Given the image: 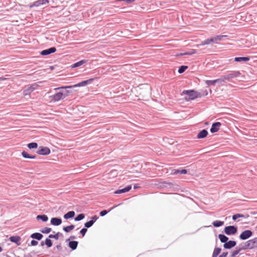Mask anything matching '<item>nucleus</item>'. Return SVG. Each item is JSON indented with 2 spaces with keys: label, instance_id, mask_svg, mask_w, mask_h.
<instances>
[{
  "label": "nucleus",
  "instance_id": "obj_1",
  "mask_svg": "<svg viewBox=\"0 0 257 257\" xmlns=\"http://www.w3.org/2000/svg\"><path fill=\"white\" fill-rule=\"evenodd\" d=\"M181 95H187V96L184 99L187 101L193 100L201 97V93L194 89L184 90L182 91Z\"/></svg>",
  "mask_w": 257,
  "mask_h": 257
},
{
  "label": "nucleus",
  "instance_id": "obj_2",
  "mask_svg": "<svg viewBox=\"0 0 257 257\" xmlns=\"http://www.w3.org/2000/svg\"><path fill=\"white\" fill-rule=\"evenodd\" d=\"M224 232L227 235H234L237 232V227L234 225L225 226L224 229Z\"/></svg>",
  "mask_w": 257,
  "mask_h": 257
},
{
  "label": "nucleus",
  "instance_id": "obj_3",
  "mask_svg": "<svg viewBox=\"0 0 257 257\" xmlns=\"http://www.w3.org/2000/svg\"><path fill=\"white\" fill-rule=\"evenodd\" d=\"M240 73L239 72V71H232L227 74L223 75L224 79H225V81L226 82L229 81L232 79L238 77L240 75Z\"/></svg>",
  "mask_w": 257,
  "mask_h": 257
},
{
  "label": "nucleus",
  "instance_id": "obj_4",
  "mask_svg": "<svg viewBox=\"0 0 257 257\" xmlns=\"http://www.w3.org/2000/svg\"><path fill=\"white\" fill-rule=\"evenodd\" d=\"M36 153L40 155L47 156L50 154L51 150L47 147L40 146Z\"/></svg>",
  "mask_w": 257,
  "mask_h": 257
},
{
  "label": "nucleus",
  "instance_id": "obj_5",
  "mask_svg": "<svg viewBox=\"0 0 257 257\" xmlns=\"http://www.w3.org/2000/svg\"><path fill=\"white\" fill-rule=\"evenodd\" d=\"M253 234V232L250 230H245L239 235V238L241 240H246L250 237Z\"/></svg>",
  "mask_w": 257,
  "mask_h": 257
},
{
  "label": "nucleus",
  "instance_id": "obj_6",
  "mask_svg": "<svg viewBox=\"0 0 257 257\" xmlns=\"http://www.w3.org/2000/svg\"><path fill=\"white\" fill-rule=\"evenodd\" d=\"M49 3V0H38L31 3L29 5V8H32L33 7H38L42 5L48 4Z\"/></svg>",
  "mask_w": 257,
  "mask_h": 257
},
{
  "label": "nucleus",
  "instance_id": "obj_7",
  "mask_svg": "<svg viewBox=\"0 0 257 257\" xmlns=\"http://www.w3.org/2000/svg\"><path fill=\"white\" fill-rule=\"evenodd\" d=\"M248 249H251L252 248L257 247V237L253 238V239L248 240L246 241Z\"/></svg>",
  "mask_w": 257,
  "mask_h": 257
},
{
  "label": "nucleus",
  "instance_id": "obj_8",
  "mask_svg": "<svg viewBox=\"0 0 257 257\" xmlns=\"http://www.w3.org/2000/svg\"><path fill=\"white\" fill-rule=\"evenodd\" d=\"M221 125V123L220 122L216 121L213 122L212 124L210 130V132L212 134L217 132L219 131V127Z\"/></svg>",
  "mask_w": 257,
  "mask_h": 257
},
{
  "label": "nucleus",
  "instance_id": "obj_9",
  "mask_svg": "<svg viewBox=\"0 0 257 257\" xmlns=\"http://www.w3.org/2000/svg\"><path fill=\"white\" fill-rule=\"evenodd\" d=\"M56 48L54 47L44 50L40 52L42 56H47L51 54L54 53L56 51Z\"/></svg>",
  "mask_w": 257,
  "mask_h": 257
},
{
  "label": "nucleus",
  "instance_id": "obj_10",
  "mask_svg": "<svg viewBox=\"0 0 257 257\" xmlns=\"http://www.w3.org/2000/svg\"><path fill=\"white\" fill-rule=\"evenodd\" d=\"M64 94H63L62 92H59L58 93H55V94L51 95L50 97L52 99L55 101H58L62 99H64L63 97Z\"/></svg>",
  "mask_w": 257,
  "mask_h": 257
},
{
  "label": "nucleus",
  "instance_id": "obj_11",
  "mask_svg": "<svg viewBox=\"0 0 257 257\" xmlns=\"http://www.w3.org/2000/svg\"><path fill=\"white\" fill-rule=\"evenodd\" d=\"M37 86V85L36 84H32L31 86L28 87L27 89H25L24 90V94L25 95H27L31 93L33 91H34L36 87Z\"/></svg>",
  "mask_w": 257,
  "mask_h": 257
},
{
  "label": "nucleus",
  "instance_id": "obj_12",
  "mask_svg": "<svg viewBox=\"0 0 257 257\" xmlns=\"http://www.w3.org/2000/svg\"><path fill=\"white\" fill-rule=\"evenodd\" d=\"M236 244V242L234 240L227 241L226 242L223 244V247L225 249H229L234 247Z\"/></svg>",
  "mask_w": 257,
  "mask_h": 257
},
{
  "label": "nucleus",
  "instance_id": "obj_13",
  "mask_svg": "<svg viewBox=\"0 0 257 257\" xmlns=\"http://www.w3.org/2000/svg\"><path fill=\"white\" fill-rule=\"evenodd\" d=\"M95 79V78H90V79L82 81L81 82H79L76 84H75L74 86L81 87V86L87 85L88 84L91 83L94 81V80Z\"/></svg>",
  "mask_w": 257,
  "mask_h": 257
},
{
  "label": "nucleus",
  "instance_id": "obj_14",
  "mask_svg": "<svg viewBox=\"0 0 257 257\" xmlns=\"http://www.w3.org/2000/svg\"><path fill=\"white\" fill-rule=\"evenodd\" d=\"M132 188L131 185H128L123 188L117 189L114 192V194H119L128 192Z\"/></svg>",
  "mask_w": 257,
  "mask_h": 257
},
{
  "label": "nucleus",
  "instance_id": "obj_15",
  "mask_svg": "<svg viewBox=\"0 0 257 257\" xmlns=\"http://www.w3.org/2000/svg\"><path fill=\"white\" fill-rule=\"evenodd\" d=\"M9 240L14 243H15L17 245H20L21 237L20 236H12L9 238Z\"/></svg>",
  "mask_w": 257,
  "mask_h": 257
},
{
  "label": "nucleus",
  "instance_id": "obj_16",
  "mask_svg": "<svg viewBox=\"0 0 257 257\" xmlns=\"http://www.w3.org/2000/svg\"><path fill=\"white\" fill-rule=\"evenodd\" d=\"M50 223L54 226H59L62 223V219L58 217H53L51 219Z\"/></svg>",
  "mask_w": 257,
  "mask_h": 257
},
{
  "label": "nucleus",
  "instance_id": "obj_17",
  "mask_svg": "<svg viewBox=\"0 0 257 257\" xmlns=\"http://www.w3.org/2000/svg\"><path fill=\"white\" fill-rule=\"evenodd\" d=\"M208 134V131L206 129L200 131L197 134V138L198 139H202L206 138Z\"/></svg>",
  "mask_w": 257,
  "mask_h": 257
},
{
  "label": "nucleus",
  "instance_id": "obj_18",
  "mask_svg": "<svg viewBox=\"0 0 257 257\" xmlns=\"http://www.w3.org/2000/svg\"><path fill=\"white\" fill-rule=\"evenodd\" d=\"M78 244V242L75 240L69 241V242H68V246L72 250H74L77 248Z\"/></svg>",
  "mask_w": 257,
  "mask_h": 257
},
{
  "label": "nucleus",
  "instance_id": "obj_19",
  "mask_svg": "<svg viewBox=\"0 0 257 257\" xmlns=\"http://www.w3.org/2000/svg\"><path fill=\"white\" fill-rule=\"evenodd\" d=\"M187 173V170L186 169H173L172 171L171 174L172 175H176L178 174H186Z\"/></svg>",
  "mask_w": 257,
  "mask_h": 257
},
{
  "label": "nucleus",
  "instance_id": "obj_20",
  "mask_svg": "<svg viewBox=\"0 0 257 257\" xmlns=\"http://www.w3.org/2000/svg\"><path fill=\"white\" fill-rule=\"evenodd\" d=\"M227 37L226 35H216L214 37H212L213 39V42L214 43H217L218 41H221L223 40V38Z\"/></svg>",
  "mask_w": 257,
  "mask_h": 257
},
{
  "label": "nucleus",
  "instance_id": "obj_21",
  "mask_svg": "<svg viewBox=\"0 0 257 257\" xmlns=\"http://www.w3.org/2000/svg\"><path fill=\"white\" fill-rule=\"evenodd\" d=\"M22 156H23V157L26 159H35L37 158V156L36 155H30L28 152L25 151L22 152Z\"/></svg>",
  "mask_w": 257,
  "mask_h": 257
},
{
  "label": "nucleus",
  "instance_id": "obj_22",
  "mask_svg": "<svg viewBox=\"0 0 257 257\" xmlns=\"http://www.w3.org/2000/svg\"><path fill=\"white\" fill-rule=\"evenodd\" d=\"M30 237L33 239H37L38 240H40L43 237L42 234L39 232H35L32 233Z\"/></svg>",
  "mask_w": 257,
  "mask_h": 257
},
{
  "label": "nucleus",
  "instance_id": "obj_23",
  "mask_svg": "<svg viewBox=\"0 0 257 257\" xmlns=\"http://www.w3.org/2000/svg\"><path fill=\"white\" fill-rule=\"evenodd\" d=\"M250 59L249 57H236L234 58V61L237 62H247Z\"/></svg>",
  "mask_w": 257,
  "mask_h": 257
},
{
  "label": "nucleus",
  "instance_id": "obj_24",
  "mask_svg": "<svg viewBox=\"0 0 257 257\" xmlns=\"http://www.w3.org/2000/svg\"><path fill=\"white\" fill-rule=\"evenodd\" d=\"M87 62V60H84V59L81 60L79 61H78V62L74 63L73 65H71V67L72 68L78 67L82 65L83 64L86 63Z\"/></svg>",
  "mask_w": 257,
  "mask_h": 257
},
{
  "label": "nucleus",
  "instance_id": "obj_25",
  "mask_svg": "<svg viewBox=\"0 0 257 257\" xmlns=\"http://www.w3.org/2000/svg\"><path fill=\"white\" fill-rule=\"evenodd\" d=\"M75 214V213L74 211H68L66 214H65L63 217L65 219H71L74 217Z\"/></svg>",
  "mask_w": 257,
  "mask_h": 257
},
{
  "label": "nucleus",
  "instance_id": "obj_26",
  "mask_svg": "<svg viewBox=\"0 0 257 257\" xmlns=\"http://www.w3.org/2000/svg\"><path fill=\"white\" fill-rule=\"evenodd\" d=\"M218 238L222 243H225L228 240V237L223 234H219Z\"/></svg>",
  "mask_w": 257,
  "mask_h": 257
},
{
  "label": "nucleus",
  "instance_id": "obj_27",
  "mask_svg": "<svg viewBox=\"0 0 257 257\" xmlns=\"http://www.w3.org/2000/svg\"><path fill=\"white\" fill-rule=\"evenodd\" d=\"M36 218L37 220H41L43 222H47L48 220V217L45 214L38 215Z\"/></svg>",
  "mask_w": 257,
  "mask_h": 257
},
{
  "label": "nucleus",
  "instance_id": "obj_28",
  "mask_svg": "<svg viewBox=\"0 0 257 257\" xmlns=\"http://www.w3.org/2000/svg\"><path fill=\"white\" fill-rule=\"evenodd\" d=\"M212 43H213V42L212 38L211 37H210L209 38H208V39H207L202 41L201 43H200V46H204V45H209V44H210Z\"/></svg>",
  "mask_w": 257,
  "mask_h": 257
},
{
  "label": "nucleus",
  "instance_id": "obj_29",
  "mask_svg": "<svg viewBox=\"0 0 257 257\" xmlns=\"http://www.w3.org/2000/svg\"><path fill=\"white\" fill-rule=\"evenodd\" d=\"M224 224V221L220 220H215L212 222V225L215 227H219Z\"/></svg>",
  "mask_w": 257,
  "mask_h": 257
},
{
  "label": "nucleus",
  "instance_id": "obj_30",
  "mask_svg": "<svg viewBox=\"0 0 257 257\" xmlns=\"http://www.w3.org/2000/svg\"><path fill=\"white\" fill-rule=\"evenodd\" d=\"M197 53V51L195 49H191L189 51H187L184 53H180V56H184V55H191L194 54H196Z\"/></svg>",
  "mask_w": 257,
  "mask_h": 257
},
{
  "label": "nucleus",
  "instance_id": "obj_31",
  "mask_svg": "<svg viewBox=\"0 0 257 257\" xmlns=\"http://www.w3.org/2000/svg\"><path fill=\"white\" fill-rule=\"evenodd\" d=\"M74 227H75V226L73 224H71V225L64 227L63 228V230L65 232L68 233V232H69L72 229H73L74 228Z\"/></svg>",
  "mask_w": 257,
  "mask_h": 257
},
{
  "label": "nucleus",
  "instance_id": "obj_32",
  "mask_svg": "<svg viewBox=\"0 0 257 257\" xmlns=\"http://www.w3.org/2000/svg\"><path fill=\"white\" fill-rule=\"evenodd\" d=\"M221 251V248L220 247H215L214 249L212 257H217Z\"/></svg>",
  "mask_w": 257,
  "mask_h": 257
},
{
  "label": "nucleus",
  "instance_id": "obj_33",
  "mask_svg": "<svg viewBox=\"0 0 257 257\" xmlns=\"http://www.w3.org/2000/svg\"><path fill=\"white\" fill-rule=\"evenodd\" d=\"M38 144L36 142L30 143L27 145L28 148L30 150L36 149L38 148Z\"/></svg>",
  "mask_w": 257,
  "mask_h": 257
},
{
  "label": "nucleus",
  "instance_id": "obj_34",
  "mask_svg": "<svg viewBox=\"0 0 257 257\" xmlns=\"http://www.w3.org/2000/svg\"><path fill=\"white\" fill-rule=\"evenodd\" d=\"M117 205H115L114 206H113V207H112L111 208H110L109 210H103L102 211H101L99 213V214H100V216H105V215H106L108 212H109L111 210H112L113 208H114L115 207H117Z\"/></svg>",
  "mask_w": 257,
  "mask_h": 257
},
{
  "label": "nucleus",
  "instance_id": "obj_35",
  "mask_svg": "<svg viewBox=\"0 0 257 257\" xmlns=\"http://www.w3.org/2000/svg\"><path fill=\"white\" fill-rule=\"evenodd\" d=\"M84 217H85V214L83 213H80V214H79L78 215H77L74 218V220L75 221H80V220H82L83 219H84Z\"/></svg>",
  "mask_w": 257,
  "mask_h": 257
},
{
  "label": "nucleus",
  "instance_id": "obj_36",
  "mask_svg": "<svg viewBox=\"0 0 257 257\" xmlns=\"http://www.w3.org/2000/svg\"><path fill=\"white\" fill-rule=\"evenodd\" d=\"M188 68V66H185V65H182L180 67H179L178 70V72L179 74H182L183 73V72H184L185 71V70Z\"/></svg>",
  "mask_w": 257,
  "mask_h": 257
},
{
  "label": "nucleus",
  "instance_id": "obj_37",
  "mask_svg": "<svg viewBox=\"0 0 257 257\" xmlns=\"http://www.w3.org/2000/svg\"><path fill=\"white\" fill-rule=\"evenodd\" d=\"M75 86V85H68V86H61V87L55 88L54 89V90H59V89H68V88L77 87V86Z\"/></svg>",
  "mask_w": 257,
  "mask_h": 257
},
{
  "label": "nucleus",
  "instance_id": "obj_38",
  "mask_svg": "<svg viewBox=\"0 0 257 257\" xmlns=\"http://www.w3.org/2000/svg\"><path fill=\"white\" fill-rule=\"evenodd\" d=\"M45 244L48 248L51 247L53 245L52 240L49 238H46L45 239Z\"/></svg>",
  "mask_w": 257,
  "mask_h": 257
},
{
  "label": "nucleus",
  "instance_id": "obj_39",
  "mask_svg": "<svg viewBox=\"0 0 257 257\" xmlns=\"http://www.w3.org/2000/svg\"><path fill=\"white\" fill-rule=\"evenodd\" d=\"M52 229L51 228L46 227L44 228H42L40 230L41 232L44 234H48L51 231Z\"/></svg>",
  "mask_w": 257,
  "mask_h": 257
},
{
  "label": "nucleus",
  "instance_id": "obj_40",
  "mask_svg": "<svg viewBox=\"0 0 257 257\" xmlns=\"http://www.w3.org/2000/svg\"><path fill=\"white\" fill-rule=\"evenodd\" d=\"M244 217V215L243 214H240V213H237V214H235L233 215L232 218L234 221H235L238 218H242V217Z\"/></svg>",
  "mask_w": 257,
  "mask_h": 257
},
{
  "label": "nucleus",
  "instance_id": "obj_41",
  "mask_svg": "<svg viewBox=\"0 0 257 257\" xmlns=\"http://www.w3.org/2000/svg\"><path fill=\"white\" fill-rule=\"evenodd\" d=\"M248 245L246 242V241L245 242L244 244L243 245H241L240 247H236V248L238 249V250L240 251H241L242 250H245L246 249H248Z\"/></svg>",
  "mask_w": 257,
  "mask_h": 257
},
{
  "label": "nucleus",
  "instance_id": "obj_42",
  "mask_svg": "<svg viewBox=\"0 0 257 257\" xmlns=\"http://www.w3.org/2000/svg\"><path fill=\"white\" fill-rule=\"evenodd\" d=\"M215 81L216 83H217L219 84H221L223 82H226L225 81V79H224L223 76H221L220 78H219L218 79H215Z\"/></svg>",
  "mask_w": 257,
  "mask_h": 257
},
{
  "label": "nucleus",
  "instance_id": "obj_43",
  "mask_svg": "<svg viewBox=\"0 0 257 257\" xmlns=\"http://www.w3.org/2000/svg\"><path fill=\"white\" fill-rule=\"evenodd\" d=\"M172 185H173V184L171 182H163L161 186L163 188L168 187H171Z\"/></svg>",
  "mask_w": 257,
  "mask_h": 257
},
{
  "label": "nucleus",
  "instance_id": "obj_44",
  "mask_svg": "<svg viewBox=\"0 0 257 257\" xmlns=\"http://www.w3.org/2000/svg\"><path fill=\"white\" fill-rule=\"evenodd\" d=\"M205 83L208 86L214 85L216 84L215 80H207L205 81Z\"/></svg>",
  "mask_w": 257,
  "mask_h": 257
},
{
  "label": "nucleus",
  "instance_id": "obj_45",
  "mask_svg": "<svg viewBox=\"0 0 257 257\" xmlns=\"http://www.w3.org/2000/svg\"><path fill=\"white\" fill-rule=\"evenodd\" d=\"M93 225L92 220H89L84 223V227L87 229L91 227Z\"/></svg>",
  "mask_w": 257,
  "mask_h": 257
},
{
  "label": "nucleus",
  "instance_id": "obj_46",
  "mask_svg": "<svg viewBox=\"0 0 257 257\" xmlns=\"http://www.w3.org/2000/svg\"><path fill=\"white\" fill-rule=\"evenodd\" d=\"M87 231V229L85 227L82 228L80 230V233L82 235V237H83L85 235Z\"/></svg>",
  "mask_w": 257,
  "mask_h": 257
},
{
  "label": "nucleus",
  "instance_id": "obj_47",
  "mask_svg": "<svg viewBox=\"0 0 257 257\" xmlns=\"http://www.w3.org/2000/svg\"><path fill=\"white\" fill-rule=\"evenodd\" d=\"M239 251L238 250V249L236 247L235 248V250H234L231 254V257H234L235 256H236V255H237L239 253Z\"/></svg>",
  "mask_w": 257,
  "mask_h": 257
},
{
  "label": "nucleus",
  "instance_id": "obj_48",
  "mask_svg": "<svg viewBox=\"0 0 257 257\" xmlns=\"http://www.w3.org/2000/svg\"><path fill=\"white\" fill-rule=\"evenodd\" d=\"M98 219V216L95 215L93 216L90 220H92V223L94 224L95 222Z\"/></svg>",
  "mask_w": 257,
  "mask_h": 257
},
{
  "label": "nucleus",
  "instance_id": "obj_49",
  "mask_svg": "<svg viewBox=\"0 0 257 257\" xmlns=\"http://www.w3.org/2000/svg\"><path fill=\"white\" fill-rule=\"evenodd\" d=\"M60 235H62V233L58 232H57L56 234H54L53 237L56 240H57V239H58Z\"/></svg>",
  "mask_w": 257,
  "mask_h": 257
},
{
  "label": "nucleus",
  "instance_id": "obj_50",
  "mask_svg": "<svg viewBox=\"0 0 257 257\" xmlns=\"http://www.w3.org/2000/svg\"><path fill=\"white\" fill-rule=\"evenodd\" d=\"M70 93V91L67 90H65L63 92V94H64L63 97L65 98L66 97L68 96Z\"/></svg>",
  "mask_w": 257,
  "mask_h": 257
},
{
  "label": "nucleus",
  "instance_id": "obj_51",
  "mask_svg": "<svg viewBox=\"0 0 257 257\" xmlns=\"http://www.w3.org/2000/svg\"><path fill=\"white\" fill-rule=\"evenodd\" d=\"M38 243V242L37 240H35L34 239H33L31 241V245L32 246H35L37 245Z\"/></svg>",
  "mask_w": 257,
  "mask_h": 257
},
{
  "label": "nucleus",
  "instance_id": "obj_52",
  "mask_svg": "<svg viewBox=\"0 0 257 257\" xmlns=\"http://www.w3.org/2000/svg\"><path fill=\"white\" fill-rule=\"evenodd\" d=\"M135 0H118L120 2H126L127 4H131L134 2Z\"/></svg>",
  "mask_w": 257,
  "mask_h": 257
},
{
  "label": "nucleus",
  "instance_id": "obj_53",
  "mask_svg": "<svg viewBox=\"0 0 257 257\" xmlns=\"http://www.w3.org/2000/svg\"><path fill=\"white\" fill-rule=\"evenodd\" d=\"M228 254L227 252H223L218 257H226Z\"/></svg>",
  "mask_w": 257,
  "mask_h": 257
},
{
  "label": "nucleus",
  "instance_id": "obj_54",
  "mask_svg": "<svg viewBox=\"0 0 257 257\" xmlns=\"http://www.w3.org/2000/svg\"><path fill=\"white\" fill-rule=\"evenodd\" d=\"M133 187H134V189H138V188H140V185H139V184H134V186H133Z\"/></svg>",
  "mask_w": 257,
  "mask_h": 257
},
{
  "label": "nucleus",
  "instance_id": "obj_55",
  "mask_svg": "<svg viewBox=\"0 0 257 257\" xmlns=\"http://www.w3.org/2000/svg\"><path fill=\"white\" fill-rule=\"evenodd\" d=\"M56 248L58 250L61 249L62 248L61 244H58V245H56Z\"/></svg>",
  "mask_w": 257,
  "mask_h": 257
},
{
  "label": "nucleus",
  "instance_id": "obj_56",
  "mask_svg": "<svg viewBox=\"0 0 257 257\" xmlns=\"http://www.w3.org/2000/svg\"><path fill=\"white\" fill-rule=\"evenodd\" d=\"M75 238H76V236H74V235H71V236H70L69 237V239H70V240H71V239H72H72H75Z\"/></svg>",
  "mask_w": 257,
  "mask_h": 257
},
{
  "label": "nucleus",
  "instance_id": "obj_57",
  "mask_svg": "<svg viewBox=\"0 0 257 257\" xmlns=\"http://www.w3.org/2000/svg\"><path fill=\"white\" fill-rule=\"evenodd\" d=\"M54 234H50L47 238H54Z\"/></svg>",
  "mask_w": 257,
  "mask_h": 257
},
{
  "label": "nucleus",
  "instance_id": "obj_58",
  "mask_svg": "<svg viewBox=\"0 0 257 257\" xmlns=\"http://www.w3.org/2000/svg\"><path fill=\"white\" fill-rule=\"evenodd\" d=\"M6 79V78L5 77H0V81L5 80Z\"/></svg>",
  "mask_w": 257,
  "mask_h": 257
},
{
  "label": "nucleus",
  "instance_id": "obj_59",
  "mask_svg": "<svg viewBox=\"0 0 257 257\" xmlns=\"http://www.w3.org/2000/svg\"><path fill=\"white\" fill-rule=\"evenodd\" d=\"M44 245H45V241H42L41 242V246H44Z\"/></svg>",
  "mask_w": 257,
  "mask_h": 257
},
{
  "label": "nucleus",
  "instance_id": "obj_60",
  "mask_svg": "<svg viewBox=\"0 0 257 257\" xmlns=\"http://www.w3.org/2000/svg\"><path fill=\"white\" fill-rule=\"evenodd\" d=\"M69 241H71L70 239H69V237L66 239V242H69Z\"/></svg>",
  "mask_w": 257,
  "mask_h": 257
},
{
  "label": "nucleus",
  "instance_id": "obj_61",
  "mask_svg": "<svg viewBox=\"0 0 257 257\" xmlns=\"http://www.w3.org/2000/svg\"><path fill=\"white\" fill-rule=\"evenodd\" d=\"M2 250H3V248H2V247L1 246H0V252L1 251H2Z\"/></svg>",
  "mask_w": 257,
  "mask_h": 257
}]
</instances>
